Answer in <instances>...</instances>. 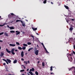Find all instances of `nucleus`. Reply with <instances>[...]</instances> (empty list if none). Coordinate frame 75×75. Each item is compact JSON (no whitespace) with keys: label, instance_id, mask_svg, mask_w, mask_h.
<instances>
[{"label":"nucleus","instance_id":"37","mask_svg":"<svg viewBox=\"0 0 75 75\" xmlns=\"http://www.w3.org/2000/svg\"><path fill=\"white\" fill-rule=\"evenodd\" d=\"M24 63H25V64H26V65L27 64V61H24Z\"/></svg>","mask_w":75,"mask_h":75},{"label":"nucleus","instance_id":"15","mask_svg":"<svg viewBox=\"0 0 75 75\" xmlns=\"http://www.w3.org/2000/svg\"><path fill=\"white\" fill-rule=\"evenodd\" d=\"M2 60H3V61H5V62H6L7 64H8V62H7V61H6V60L4 59H3Z\"/></svg>","mask_w":75,"mask_h":75},{"label":"nucleus","instance_id":"32","mask_svg":"<svg viewBox=\"0 0 75 75\" xmlns=\"http://www.w3.org/2000/svg\"><path fill=\"white\" fill-rule=\"evenodd\" d=\"M18 49L19 50H22V48L21 47H18Z\"/></svg>","mask_w":75,"mask_h":75},{"label":"nucleus","instance_id":"29","mask_svg":"<svg viewBox=\"0 0 75 75\" xmlns=\"http://www.w3.org/2000/svg\"><path fill=\"white\" fill-rule=\"evenodd\" d=\"M45 64L44 63V62H43L42 63V66L43 67H44Z\"/></svg>","mask_w":75,"mask_h":75},{"label":"nucleus","instance_id":"21","mask_svg":"<svg viewBox=\"0 0 75 75\" xmlns=\"http://www.w3.org/2000/svg\"><path fill=\"white\" fill-rule=\"evenodd\" d=\"M10 28L11 30H13V29H14V28L13 27H11Z\"/></svg>","mask_w":75,"mask_h":75},{"label":"nucleus","instance_id":"51","mask_svg":"<svg viewBox=\"0 0 75 75\" xmlns=\"http://www.w3.org/2000/svg\"><path fill=\"white\" fill-rule=\"evenodd\" d=\"M15 51H16V52H17V50H15Z\"/></svg>","mask_w":75,"mask_h":75},{"label":"nucleus","instance_id":"43","mask_svg":"<svg viewBox=\"0 0 75 75\" xmlns=\"http://www.w3.org/2000/svg\"><path fill=\"white\" fill-rule=\"evenodd\" d=\"M28 64L30 63V61L29 60L28 61Z\"/></svg>","mask_w":75,"mask_h":75},{"label":"nucleus","instance_id":"46","mask_svg":"<svg viewBox=\"0 0 75 75\" xmlns=\"http://www.w3.org/2000/svg\"><path fill=\"white\" fill-rule=\"evenodd\" d=\"M7 27H8V28H10V27L9 26H8V25H7Z\"/></svg>","mask_w":75,"mask_h":75},{"label":"nucleus","instance_id":"58","mask_svg":"<svg viewBox=\"0 0 75 75\" xmlns=\"http://www.w3.org/2000/svg\"><path fill=\"white\" fill-rule=\"evenodd\" d=\"M71 20H72V21H74V19H71Z\"/></svg>","mask_w":75,"mask_h":75},{"label":"nucleus","instance_id":"41","mask_svg":"<svg viewBox=\"0 0 75 75\" xmlns=\"http://www.w3.org/2000/svg\"><path fill=\"white\" fill-rule=\"evenodd\" d=\"M11 15H12V16H14V14L13 13H11Z\"/></svg>","mask_w":75,"mask_h":75},{"label":"nucleus","instance_id":"59","mask_svg":"<svg viewBox=\"0 0 75 75\" xmlns=\"http://www.w3.org/2000/svg\"><path fill=\"white\" fill-rule=\"evenodd\" d=\"M67 23H68V21L67 20Z\"/></svg>","mask_w":75,"mask_h":75},{"label":"nucleus","instance_id":"35","mask_svg":"<svg viewBox=\"0 0 75 75\" xmlns=\"http://www.w3.org/2000/svg\"><path fill=\"white\" fill-rule=\"evenodd\" d=\"M50 70L52 71V67L51 66L50 67Z\"/></svg>","mask_w":75,"mask_h":75},{"label":"nucleus","instance_id":"11","mask_svg":"<svg viewBox=\"0 0 75 75\" xmlns=\"http://www.w3.org/2000/svg\"><path fill=\"white\" fill-rule=\"evenodd\" d=\"M30 72H31V71H32V72H33V71H34V69L33 68H32V69H30Z\"/></svg>","mask_w":75,"mask_h":75},{"label":"nucleus","instance_id":"4","mask_svg":"<svg viewBox=\"0 0 75 75\" xmlns=\"http://www.w3.org/2000/svg\"><path fill=\"white\" fill-rule=\"evenodd\" d=\"M21 23L22 24V25L23 27H25V23H23V21H21Z\"/></svg>","mask_w":75,"mask_h":75},{"label":"nucleus","instance_id":"8","mask_svg":"<svg viewBox=\"0 0 75 75\" xmlns=\"http://www.w3.org/2000/svg\"><path fill=\"white\" fill-rule=\"evenodd\" d=\"M6 52H8V53H9V54H10V53H11V51H9L8 50V49H6Z\"/></svg>","mask_w":75,"mask_h":75},{"label":"nucleus","instance_id":"34","mask_svg":"<svg viewBox=\"0 0 75 75\" xmlns=\"http://www.w3.org/2000/svg\"><path fill=\"white\" fill-rule=\"evenodd\" d=\"M46 3H47V0H45L44 1L43 3H44V4H45Z\"/></svg>","mask_w":75,"mask_h":75},{"label":"nucleus","instance_id":"56","mask_svg":"<svg viewBox=\"0 0 75 75\" xmlns=\"http://www.w3.org/2000/svg\"><path fill=\"white\" fill-rule=\"evenodd\" d=\"M53 73H51V74H53Z\"/></svg>","mask_w":75,"mask_h":75},{"label":"nucleus","instance_id":"6","mask_svg":"<svg viewBox=\"0 0 75 75\" xmlns=\"http://www.w3.org/2000/svg\"><path fill=\"white\" fill-rule=\"evenodd\" d=\"M16 35H18V34H20V31H16Z\"/></svg>","mask_w":75,"mask_h":75},{"label":"nucleus","instance_id":"49","mask_svg":"<svg viewBox=\"0 0 75 75\" xmlns=\"http://www.w3.org/2000/svg\"><path fill=\"white\" fill-rule=\"evenodd\" d=\"M1 46H0V50H1Z\"/></svg>","mask_w":75,"mask_h":75},{"label":"nucleus","instance_id":"63","mask_svg":"<svg viewBox=\"0 0 75 75\" xmlns=\"http://www.w3.org/2000/svg\"><path fill=\"white\" fill-rule=\"evenodd\" d=\"M74 61L75 62V59H74Z\"/></svg>","mask_w":75,"mask_h":75},{"label":"nucleus","instance_id":"64","mask_svg":"<svg viewBox=\"0 0 75 75\" xmlns=\"http://www.w3.org/2000/svg\"><path fill=\"white\" fill-rule=\"evenodd\" d=\"M1 17L0 16V18H1Z\"/></svg>","mask_w":75,"mask_h":75},{"label":"nucleus","instance_id":"22","mask_svg":"<svg viewBox=\"0 0 75 75\" xmlns=\"http://www.w3.org/2000/svg\"><path fill=\"white\" fill-rule=\"evenodd\" d=\"M23 46H25V47H27V46H28V45L25 44H23Z\"/></svg>","mask_w":75,"mask_h":75},{"label":"nucleus","instance_id":"27","mask_svg":"<svg viewBox=\"0 0 75 75\" xmlns=\"http://www.w3.org/2000/svg\"><path fill=\"white\" fill-rule=\"evenodd\" d=\"M18 21H21H21H21V20H17L16 22H18Z\"/></svg>","mask_w":75,"mask_h":75},{"label":"nucleus","instance_id":"24","mask_svg":"<svg viewBox=\"0 0 75 75\" xmlns=\"http://www.w3.org/2000/svg\"><path fill=\"white\" fill-rule=\"evenodd\" d=\"M25 48H26V47H25V46H24L22 47V49L24 50H25Z\"/></svg>","mask_w":75,"mask_h":75},{"label":"nucleus","instance_id":"53","mask_svg":"<svg viewBox=\"0 0 75 75\" xmlns=\"http://www.w3.org/2000/svg\"><path fill=\"white\" fill-rule=\"evenodd\" d=\"M23 68H24L25 69V66H23Z\"/></svg>","mask_w":75,"mask_h":75},{"label":"nucleus","instance_id":"19","mask_svg":"<svg viewBox=\"0 0 75 75\" xmlns=\"http://www.w3.org/2000/svg\"><path fill=\"white\" fill-rule=\"evenodd\" d=\"M64 7L66 8V9H69V7H68V6L65 5Z\"/></svg>","mask_w":75,"mask_h":75},{"label":"nucleus","instance_id":"44","mask_svg":"<svg viewBox=\"0 0 75 75\" xmlns=\"http://www.w3.org/2000/svg\"><path fill=\"white\" fill-rule=\"evenodd\" d=\"M74 50H75V45H74Z\"/></svg>","mask_w":75,"mask_h":75},{"label":"nucleus","instance_id":"1","mask_svg":"<svg viewBox=\"0 0 75 75\" xmlns=\"http://www.w3.org/2000/svg\"><path fill=\"white\" fill-rule=\"evenodd\" d=\"M15 50V49H14V48H13L11 50V52L13 55H14V54H15V53L14 52V51Z\"/></svg>","mask_w":75,"mask_h":75},{"label":"nucleus","instance_id":"36","mask_svg":"<svg viewBox=\"0 0 75 75\" xmlns=\"http://www.w3.org/2000/svg\"><path fill=\"white\" fill-rule=\"evenodd\" d=\"M4 34V32H2L1 33H0V35H3Z\"/></svg>","mask_w":75,"mask_h":75},{"label":"nucleus","instance_id":"30","mask_svg":"<svg viewBox=\"0 0 75 75\" xmlns=\"http://www.w3.org/2000/svg\"><path fill=\"white\" fill-rule=\"evenodd\" d=\"M16 44L18 45H20V43L18 42H16Z\"/></svg>","mask_w":75,"mask_h":75},{"label":"nucleus","instance_id":"47","mask_svg":"<svg viewBox=\"0 0 75 75\" xmlns=\"http://www.w3.org/2000/svg\"><path fill=\"white\" fill-rule=\"evenodd\" d=\"M27 71H29V69H27Z\"/></svg>","mask_w":75,"mask_h":75},{"label":"nucleus","instance_id":"7","mask_svg":"<svg viewBox=\"0 0 75 75\" xmlns=\"http://www.w3.org/2000/svg\"><path fill=\"white\" fill-rule=\"evenodd\" d=\"M74 69L75 70V67H73L71 68H70L69 69V71H71L72 69Z\"/></svg>","mask_w":75,"mask_h":75},{"label":"nucleus","instance_id":"62","mask_svg":"<svg viewBox=\"0 0 75 75\" xmlns=\"http://www.w3.org/2000/svg\"><path fill=\"white\" fill-rule=\"evenodd\" d=\"M22 75H25V74H22Z\"/></svg>","mask_w":75,"mask_h":75},{"label":"nucleus","instance_id":"39","mask_svg":"<svg viewBox=\"0 0 75 75\" xmlns=\"http://www.w3.org/2000/svg\"><path fill=\"white\" fill-rule=\"evenodd\" d=\"M24 70H22L20 71V72H24Z\"/></svg>","mask_w":75,"mask_h":75},{"label":"nucleus","instance_id":"57","mask_svg":"<svg viewBox=\"0 0 75 75\" xmlns=\"http://www.w3.org/2000/svg\"><path fill=\"white\" fill-rule=\"evenodd\" d=\"M32 37H33V38H34V36H31Z\"/></svg>","mask_w":75,"mask_h":75},{"label":"nucleus","instance_id":"28","mask_svg":"<svg viewBox=\"0 0 75 75\" xmlns=\"http://www.w3.org/2000/svg\"><path fill=\"white\" fill-rule=\"evenodd\" d=\"M27 44L28 45H31V43L30 42H28Z\"/></svg>","mask_w":75,"mask_h":75},{"label":"nucleus","instance_id":"23","mask_svg":"<svg viewBox=\"0 0 75 75\" xmlns=\"http://www.w3.org/2000/svg\"><path fill=\"white\" fill-rule=\"evenodd\" d=\"M69 61L71 62V61H72V57H71V58H70V59H69Z\"/></svg>","mask_w":75,"mask_h":75},{"label":"nucleus","instance_id":"48","mask_svg":"<svg viewBox=\"0 0 75 75\" xmlns=\"http://www.w3.org/2000/svg\"><path fill=\"white\" fill-rule=\"evenodd\" d=\"M3 65H6V63H4L3 64Z\"/></svg>","mask_w":75,"mask_h":75},{"label":"nucleus","instance_id":"45","mask_svg":"<svg viewBox=\"0 0 75 75\" xmlns=\"http://www.w3.org/2000/svg\"><path fill=\"white\" fill-rule=\"evenodd\" d=\"M73 53L74 54H75V52L74 51H73Z\"/></svg>","mask_w":75,"mask_h":75},{"label":"nucleus","instance_id":"50","mask_svg":"<svg viewBox=\"0 0 75 75\" xmlns=\"http://www.w3.org/2000/svg\"><path fill=\"white\" fill-rule=\"evenodd\" d=\"M38 64H39V63H40V61H38Z\"/></svg>","mask_w":75,"mask_h":75},{"label":"nucleus","instance_id":"26","mask_svg":"<svg viewBox=\"0 0 75 75\" xmlns=\"http://www.w3.org/2000/svg\"><path fill=\"white\" fill-rule=\"evenodd\" d=\"M5 25H6L5 23H4L3 25H0V27H3V26H4Z\"/></svg>","mask_w":75,"mask_h":75},{"label":"nucleus","instance_id":"10","mask_svg":"<svg viewBox=\"0 0 75 75\" xmlns=\"http://www.w3.org/2000/svg\"><path fill=\"white\" fill-rule=\"evenodd\" d=\"M21 56L22 57H24V52L22 51L21 52Z\"/></svg>","mask_w":75,"mask_h":75},{"label":"nucleus","instance_id":"5","mask_svg":"<svg viewBox=\"0 0 75 75\" xmlns=\"http://www.w3.org/2000/svg\"><path fill=\"white\" fill-rule=\"evenodd\" d=\"M9 45L11 47H15L16 45L15 44H9Z\"/></svg>","mask_w":75,"mask_h":75},{"label":"nucleus","instance_id":"60","mask_svg":"<svg viewBox=\"0 0 75 75\" xmlns=\"http://www.w3.org/2000/svg\"><path fill=\"white\" fill-rule=\"evenodd\" d=\"M36 34H37V35H38V33H36Z\"/></svg>","mask_w":75,"mask_h":75},{"label":"nucleus","instance_id":"3","mask_svg":"<svg viewBox=\"0 0 75 75\" xmlns=\"http://www.w3.org/2000/svg\"><path fill=\"white\" fill-rule=\"evenodd\" d=\"M42 45H43L44 48L45 49V51H46V52H47V53H48V51H47V49H46V48H45V46H44V44H43V43H41Z\"/></svg>","mask_w":75,"mask_h":75},{"label":"nucleus","instance_id":"31","mask_svg":"<svg viewBox=\"0 0 75 75\" xmlns=\"http://www.w3.org/2000/svg\"><path fill=\"white\" fill-rule=\"evenodd\" d=\"M71 54H69V56H67V57L69 59V57H71Z\"/></svg>","mask_w":75,"mask_h":75},{"label":"nucleus","instance_id":"38","mask_svg":"<svg viewBox=\"0 0 75 75\" xmlns=\"http://www.w3.org/2000/svg\"><path fill=\"white\" fill-rule=\"evenodd\" d=\"M8 17H9V18H11V16L10 15H9L8 16Z\"/></svg>","mask_w":75,"mask_h":75},{"label":"nucleus","instance_id":"14","mask_svg":"<svg viewBox=\"0 0 75 75\" xmlns=\"http://www.w3.org/2000/svg\"><path fill=\"white\" fill-rule=\"evenodd\" d=\"M3 55H4V53H3V52H1L0 54V57H3Z\"/></svg>","mask_w":75,"mask_h":75},{"label":"nucleus","instance_id":"18","mask_svg":"<svg viewBox=\"0 0 75 75\" xmlns=\"http://www.w3.org/2000/svg\"><path fill=\"white\" fill-rule=\"evenodd\" d=\"M17 60H15L13 62V63H14V64H16L17 63Z\"/></svg>","mask_w":75,"mask_h":75},{"label":"nucleus","instance_id":"42","mask_svg":"<svg viewBox=\"0 0 75 75\" xmlns=\"http://www.w3.org/2000/svg\"><path fill=\"white\" fill-rule=\"evenodd\" d=\"M21 60L22 61H24V59L23 58H22Z\"/></svg>","mask_w":75,"mask_h":75},{"label":"nucleus","instance_id":"13","mask_svg":"<svg viewBox=\"0 0 75 75\" xmlns=\"http://www.w3.org/2000/svg\"><path fill=\"white\" fill-rule=\"evenodd\" d=\"M7 61H8V63H10L11 62V60L9 59H7Z\"/></svg>","mask_w":75,"mask_h":75},{"label":"nucleus","instance_id":"16","mask_svg":"<svg viewBox=\"0 0 75 75\" xmlns=\"http://www.w3.org/2000/svg\"><path fill=\"white\" fill-rule=\"evenodd\" d=\"M33 50V47H31L28 50V51L29 52L30 51V50Z\"/></svg>","mask_w":75,"mask_h":75},{"label":"nucleus","instance_id":"54","mask_svg":"<svg viewBox=\"0 0 75 75\" xmlns=\"http://www.w3.org/2000/svg\"><path fill=\"white\" fill-rule=\"evenodd\" d=\"M27 74H28V75H30V74H29V73H28Z\"/></svg>","mask_w":75,"mask_h":75},{"label":"nucleus","instance_id":"52","mask_svg":"<svg viewBox=\"0 0 75 75\" xmlns=\"http://www.w3.org/2000/svg\"><path fill=\"white\" fill-rule=\"evenodd\" d=\"M3 40H0V42H3Z\"/></svg>","mask_w":75,"mask_h":75},{"label":"nucleus","instance_id":"12","mask_svg":"<svg viewBox=\"0 0 75 75\" xmlns=\"http://www.w3.org/2000/svg\"><path fill=\"white\" fill-rule=\"evenodd\" d=\"M29 74H30L31 75H35L34 74H33V73L31 71H29Z\"/></svg>","mask_w":75,"mask_h":75},{"label":"nucleus","instance_id":"2","mask_svg":"<svg viewBox=\"0 0 75 75\" xmlns=\"http://www.w3.org/2000/svg\"><path fill=\"white\" fill-rule=\"evenodd\" d=\"M38 52H39V50H37L36 51H35L34 53L36 55H38Z\"/></svg>","mask_w":75,"mask_h":75},{"label":"nucleus","instance_id":"17","mask_svg":"<svg viewBox=\"0 0 75 75\" xmlns=\"http://www.w3.org/2000/svg\"><path fill=\"white\" fill-rule=\"evenodd\" d=\"M74 29V28L72 27H71L69 28V30L70 31H72L73 30V29Z\"/></svg>","mask_w":75,"mask_h":75},{"label":"nucleus","instance_id":"9","mask_svg":"<svg viewBox=\"0 0 75 75\" xmlns=\"http://www.w3.org/2000/svg\"><path fill=\"white\" fill-rule=\"evenodd\" d=\"M5 35H6V37H9V35H8V33H6V32H5L4 33Z\"/></svg>","mask_w":75,"mask_h":75},{"label":"nucleus","instance_id":"40","mask_svg":"<svg viewBox=\"0 0 75 75\" xmlns=\"http://www.w3.org/2000/svg\"><path fill=\"white\" fill-rule=\"evenodd\" d=\"M22 34H25V33L24 32H23Z\"/></svg>","mask_w":75,"mask_h":75},{"label":"nucleus","instance_id":"20","mask_svg":"<svg viewBox=\"0 0 75 75\" xmlns=\"http://www.w3.org/2000/svg\"><path fill=\"white\" fill-rule=\"evenodd\" d=\"M32 29L33 30H34V31H35L37 30V28H32Z\"/></svg>","mask_w":75,"mask_h":75},{"label":"nucleus","instance_id":"55","mask_svg":"<svg viewBox=\"0 0 75 75\" xmlns=\"http://www.w3.org/2000/svg\"><path fill=\"white\" fill-rule=\"evenodd\" d=\"M51 4H53V3L52 2H51Z\"/></svg>","mask_w":75,"mask_h":75},{"label":"nucleus","instance_id":"61","mask_svg":"<svg viewBox=\"0 0 75 75\" xmlns=\"http://www.w3.org/2000/svg\"><path fill=\"white\" fill-rule=\"evenodd\" d=\"M37 47H38V45H37Z\"/></svg>","mask_w":75,"mask_h":75},{"label":"nucleus","instance_id":"33","mask_svg":"<svg viewBox=\"0 0 75 75\" xmlns=\"http://www.w3.org/2000/svg\"><path fill=\"white\" fill-rule=\"evenodd\" d=\"M35 74L36 75H38V73L37 72V71H35Z\"/></svg>","mask_w":75,"mask_h":75},{"label":"nucleus","instance_id":"25","mask_svg":"<svg viewBox=\"0 0 75 75\" xmlns=\"http://www.w3.org/2000/svg\"><path fill=\"white\" fill-rule=\"evenodd\" d=\"M10 32L11 33H15V31L14 30H11L10 31Z\"/></svg>","mask_w":75,"mask_h":75}]
</instances>
